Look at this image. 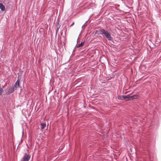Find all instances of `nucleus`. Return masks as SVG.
Instances as JSON below:
<instances>
[{
  "mask_svg": "<svg viewBox=\"0 0 161 161\" xmlns=\"http://www.w3.org/2000/svg\"><path fill=\"white\" fill-rule=\"evenodd\" d=\"M0 9H1V10H5V7L2 3H0Z\"/></svg>",
  "mask_w": 161,
  "mask_h": 161,
  "instance_id": "nucleus-7",
  "label": "nucleus"
},
{
  "mask_svg": "<svg viewBox=\"0 0 161 161\" xmlns=\"http://www.w3.org/2000/svg\"><path fill=\"white\" fill-rule=\"evenodd\" d=\"M84 42H81L80 44H79L77 47H81L82 46L84 45Z\"/></svg>",
  "mask_w": 161,
  "mask_h": 161,
  "instance_id": "nucleus-8",
  "label": "nucleus"
},
{
  "mask_svg": "<svg viewBox=\"0 0 161 161\" xmlns=\"http://www.w3.org/2000/svg\"><path fill=\"white\" fill-rule=\"evenodd\" d=\"M149 158L150 160L151 161L152 158H151V157L150 155H149Z\"/></svg>",
  "mask_w": 161,
  "mask_h": 161,
  "instance_id": "nucleus-10",
  "label": "nucleus"
},
{
  "mask_svg": "<svg viewBox=\"0 0 161 161\" xmlns=\"http://www.w3.org/2000/svg\"><path fill=\"white\" fill-rule=\"evenodd\" d=\"M123 11V13H124V11ZM121 13H122V12H121Z\"/></svg>",
  "mask_w": 161,
  "mask_h": 161,
  "instance_id": "nucleus-13",
  "label": "nucleus"
},
{
  "mask_svg": "<svg viewBox=\"0 0 161 161\" xmlns=\"http://www.w3.org/2000/svg\"><path fill=\"white\" fill-rule=\"evenodd\" d=\"M3 89L0 86V95H1L2 94V93L3 92Z\"/></svg>",
  "mask_w": 161,
  "mask_h": 161,
  "instance_id": "nucleus-9",
  "label": "nucleus"
},
{
  "mask_svg": "<svg viewBox=\"0 0 161 161\" xmlns=\"http://www.w3.org/2000/svg\"><path fill=\"white\" fill-rule=\"evenodd\" d=\"M14 90V86H12L11 87L9 88L8 90H7L6 93L7 94H9L12 92H13Z\"/></svg>",
  "mask_w": 161,
  "mask_h": 161,
  "instance_id": "nucleus-3",
  "label": "nucleus"
},
{
  "mask_svg": "<svg viewBox=\"0 0 161 161\" xmlns=\"http://www.w3.org/2000/svg\"><path fill=\"white\" fill-rule=\"evenodd\" d=\"M74 22H73L72 24L70 26H72V25H74Z\"/></svg>",
  "mask_w": 161,
  "mask_h": 161,
  "instance_id": "nucleus-11",
  "label": "nucleus"
},
{
  "mask_svg": "<svg viewBox=\"0 0 161 161\" xmlns=\"http://www.w3.org/2000/svg\"><path fill=\"white\" fill-rule=\"evenodd\" d=\"M19 80H17L16 82L15 83V84L14 85V87H15V89L16 88H17L18 87H19Z\"/></svg>",
  "mask_w": 161,
  "mask_h": 161,
  "instance_id": "nucleus-5",
  "label": "nucleus"
},
{
  "mask_svg": "<svg viewBox=\"0 0 161 161\" xmlns=\"http://www.w3.org/2000/svg\"><path fill=\"white\" fill-rule=\"evenodd\" d=\"M46 126V124L45 123H42L41 124V129H43Z\"/></svg>",
  "mask_w": 161,
  "mask_h": 161,
  "instance_id": "nucleus-6",
  "label": "nucleus"
},
{
  "mask_svg": "<svg viewBox=\"0 0 161 161\" xmlns=\"http://www.w3.org/2000/svg\"><path fill=\"white\" fill-rule=\"evenodd\" d=\"M118 98H119V99H120L121 98L120 97V96L119 97H118Z\"/></svg>",
  "mask_w": 161,
  "mask_h": 161,
  "instance_id": "nucleus-12",
  "label": "nucleus"
},
{
  "mask_svg": "<svg viewBox=\"0 0 161 161\" xmlns=\"http://www.w3.org/2000/svg\"><path fill=\"white\" fill-rule=\"evenodd\" d=\"M136 95H134L130 96H129V95H127V96L121 95V100L125 99L126 100H131L136 99Z\"/></svg>",
  "mask_w": 161,
  "mask_h": 161,
  "instance_id": "nucleus-2",
  "label": "nucleus"
},
{
  "mask_svg": "<svg viewBox=\"0 0 161 161\" xmlns=\"http://www.w3.org/2000/svg\"><path fill=\"white\" fill-rule=\"evenodd\" d=\"M30 158V156L25 154L23 158V160L22 161H28Z\"/></svg>",
  "mask_w": 161,
  "mask_h": 161,
  "instance_id": "nucleus-4",
  "label": "nucleus"
},
{
  "mask_svg": "<svg viewBox=\"0 0 161 161\" xmlns=\"http://www.w3.org/2000/svg\"><path fill=\"white\" fill-rule=\"evenodd\" d=\"M97 32H98V34H104L106 38L108 40H112V37L110 34L108 33L107 31H105L104 29H103L98 31H97Z\"/></svg>",
  "mask_w": 161,
  "mask_h": 161,
  "instance_id": "nucleus-1",
  "label": "nucleus"
}]
</instances>
